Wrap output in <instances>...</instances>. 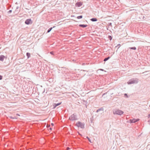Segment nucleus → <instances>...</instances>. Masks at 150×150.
Segmentation results:
<instances>
[{
	"instance_id": "26",
	"label": "nucleus",
	"mask_w": 150,
	"mask_h": 150,
	"mask_svg": "<svg viewBox=\"0 0 150 150\" xmlns=\"http://www.w3.org/2000/svg\"><path fill=\"white\" fill-rule=\"evenodd\" d=\"M3 76L2 75H0V80L2 79Z\"/></svg>"
},
{
	"instance_id": "37",
	"label": "nucleus",
	"mask_w": 150,
	"mask_h": 150,
	"mask_svg": "<svg viewBox=\"0 0 150 150\" xmlns=\"http://www.w3.org/2000/svg\"><path fill=\"white\" fill-rule=\"evenodd\" d=\"M50 130H52V128L50 127Z\"/></svg>"
},
{
	"instance_id": "17",
	"label": "nucleus",
	"mask_w": 150,
	"mask_h": 150,
	"mask_svg": "<svg viewBox=\"0 0 150 150\" xmlns=\"http://www.w3.org/2000/svg\"><path fill=\"white\" fill-rule=\"evenodd\" d=\"M129 49L135 50L136 49V48L135 47H129Z\"/></svg>"
},
{
	"instance_id": "20",
	"label": "nucleus",
	"mask_w": 150,
	"mask_h": 150,
	"mask_svg": "<svg viewBox=\"0 0 150 150\" xmlns=\"http://www.w3.org/2000/svg\"><path fill=\"white\" fill-rule=\"evenodd\" d=\"M86 138H87L88 139V140L91 142V143H92V142L91 141V140L89 138V137H86Z\"/></svg>"
},
{
	"instance_id": "1",
	"label": "nucleus",
	"mask_w": 150,
	"mask_h": 150,
	"mask_svg": "<svg viewBox=\"0 0 150 150\" xmlns=\"http://www.w3.org/2000/svg\"><path fill=\"white\" fill-rule=\"evenodd\" d=\"M139 81V80L137 78H132L129 80L127 83L128 85L137 83Z\"/></svg>"
},
{
	"instance_id": "47",
	"label": "nucleus",
	"mask_w": 150,
	"mask_h": 150,
	"mask_svg": "<svg viewBox=\"0 0 150 150\" xmlns=\"http://www.w3.org/2000/svg\"><path fill=\"white\" fill-rule=\"evenodd\" d=\"M47 0L48 1V0Z\"/></svg>"
},
{
	"instance_id": "16",
	"label": "nucleus",
	"mask_w": 150,
	"mask_h": 150,
	"mask_svg": "<svg viewBox=\"0 0 150 150\" xmlns=\"http://www.w3.org/2000/svg\"><path fill=\"white\" fill-rule=\"evenodd\" d=\"M26 55L28 58H29L30 57V54L29 52H27L26 54Z\"/></svg>"
},
{
	"instance_id": "31",
	"label": "nucleus",
	"mask_w": 150,
	"mask_h": 150,
	"mask_svg": "<svg viewBox=\"0 0 150 150\" xmlns=\"http://www.w3.org/2000/svg\"><path fill=\"white\" fill-rule=\"evenodd\" d=\"M50 125H47V127H50Z\"/></svg>"
},
{
	"instance_id": "29",
	"label": "nucleus",
	"mask_w": 150,
	"mask_h": 150,
	"mask_svg": "<svg viewBox=\"0 0 150 150\" xmlns=\"http://www.w3.org/2000/svg\"><path fill=\"white\" fill-rule=\"evenodd\" d=\"M97 21V19L96 18H94V22L96 21Z\"/></svg>"
},
{
	"instance_id": "5",
	"label": "nucleus",
	"mask_w": 150,
	"mask_h": 150,
	"mask_svg": "<svg viewBox=\"0 0 150 150\" xmlns=\"http://www.w3.org/2000/svg\"><path fill=\"white\" fill-rule=\"evenodd\" d=\"M139 119H135L133 118V119H130L129 121V122L130 123H135L136 122L138 121L139 120Z\"/></svg>"
},
{
	"instance_id": "43",
	"label": "nucleus",
	"mask_w": 150,
	"mask_h": 150,
	"mask_svg": "<svg viewBox=\"0 0 150 150\" xmlns=\"http://www.w3.org/2000/svg\"><path fill=\"white\" fill-rule=\"evenodd\" d=\"M85 102L86 103H87V102L86 101H85Z\"/></svg>"
},
{
	"instance_id": "23",
	"label": "nucleus",
	"mask_w": 150,
	"mask_h": 150,
	"mask_svg": "<svg viewBox=\"0 0 150 150\" xmlns=\"http://www.w3.org/2000/svg\"><path fill=\"white\" fill-rule=\"evenodd\" d=\"M12 12V11L11 10H10L8 12V14H10Z\"/></svg>"
},
{
	"instance_id": "2",
	"label": "nucleus",
	"mask_w": 150,
	"mask_h": 150,
	"mask_svg": "<svg viewBox=\"0 0 150 150\" xmlns=\"http://www.w3.org/2000/svg\"><path fill=\"white\" fill-rule=\"evenodd\" d=\"M69 119L71 121H74L77 120V115L76 113L72 115L69 117Z\"/></svg>"
},
{
	"instance_id": "30",
	"label": "nucleus",
	"mask_w": 150,
	"mask_h": 150,
	"mask_svg": "<svg viewBox=\"0 0 150 150\" xmlns=\"http://www.w3.org/2000/svg\"><path fill=\"white\" fill-rule=\"evenodd\" d=\"M10 117V118H11V119H15V117H12V116H11Z\"/></svg>"
},
{
	"instance_id": "46",
	"label": "nucleus",
	"mask_w": 150,
	"mask_h": 150,
	"mask_svg": "<svg viewBox=\"0 0 150 150\" xmlns=\"http://www.w3.org/2000/svg\"><path fill=\"white\" fill-rule=\"evenodd\" d=\"M94 150H95V149H94Z\"/></svg>"
},
{
	"instance_id": "13",
	"label": "nucleus",
	"mask_w": 150,
	"mask_h": 150,
	"mask_svg": "<svg viewBox=\"0 0 150 150\" xmlns=\"http://www.w3.org/2000/svg\"><path fill=\"white\" fill-rule=\"evenodd\" d=\"M80 27H81L83 28H85L87 26V25L86 24H80L79 25Z\"/></svg>"
},
{
	"instance_id": "19",
	"label": "nucleus",
	"mask_w": 150,
	"mask_h": 150,
	"mask_svg": "<svg viewBox=\"0 0 150 150\" xmlns=\"http://www.w3.org/2000/svg\"><path fill=\"white\" fill-rule=\"evenodd\" d=\"M108 38L110 40H111L112 39V36L110 35H108Z\"/></svg>"
},
{
	"instance_id": "39",
	"label": "nucleus",
	"mask_w": 150,
	"mask_h": 150,
	"mask_svg": "<svg viewBox=\"0 0 150 150\" xmlns=\"http://www.w3.org/2000/svg\"><path fill=\"white\" fill-rule=\"evenodd\" d=\"M107 30H108V28H107Z\"/></svg>"
},
{
	"instance_id": "4",
	"label": "nucleus",
	"mask_w": 150,
	"mask_h": 150,
	"mask_svg": "<svg viewBox=\"0 0 150 150\" xmlns=\"http://www.w3.org/2000/svg\"><path fill=\"white\" fill-rule=\"evenodd\" d=\"M123 113L124 112L122 111L119 109L113 111V113L114 115H121L123 114Z\"/></svg>"
},
{
	"instance_id": "7",
	"label": "nucleus",
	"mask_w": 150,
	"mask_h": 150,
	"mask_svg": "<svg viewBox=\"0 0 150 150\" xmlns=\"http://www.w3.org/2000/svg\"><path fill=\"white\" fill-rule=\"evenodd\" d=\"M62 70V73L63 74H67L68 72V70L65 68L62 67L61 69Z\"/></svg>"
},
{
	"instance_id": "6",
	"label": "nucleus",
	"mask_w": 150,
	"mask_h": 150,
	"mask_svg": "<svg viewBox=\"0 0 150 150\" xmlns=\"http://www.w3.org/2000/svg\"><path fill=\"white\" fill-rule=\"evenodd\" d=\"M25 23L26 24L29 25L32 24V21L31 19H28L25 20Z\"/></svg>"
},
{
	"instance_id": "22",
	"label": "nucleus",
	"mask_w": 150,
	"mask_h": 150,
	"mask_svg": "<svg viewBox=\"0 0 150 150\" xmlns=\"http://www.w3.org/2000/svg\"><path fill=\"white\" fill-rule=\"evenodd\" d=\"M108 25L109 26H110L112 27V23H108Z\"/></svg>"
},
{
	"instance_id": "9",
	"label": "nucleus",
	"mask_w": 150,
	"mask_h": 150,
	"mask_svg": "<svg viewBox=\"0 0 150 150\" xmlns=\"http://www.w3.org/2000/svg\"><path fill=\"white\" fill-rule=\"evenodd\" d=\"M94 119L93 116H92L91 118H90V120L89 121V123H90V126H92L94 125Z\"/></svg>"
},
{
	"instance_id": "15",
	"label": "nucleus",
	"mask_w": 150,
	"mask_h": 150,
	"mask_svg": "<svg viewBox=\"0 0 150 150\" xmlns=\"http://www.w3.org/2000/svg\"><path fill=\"white\" fill-rule=\"evenodd\" d=\"M110 58V56H108L107 57H106L105 58L103 61H104V62H106V61H107Z\"/></svg>"
},
{
	"instance_id": "14",
	"label": "nucleus",
	"mask_w": 150,
	"mask_h": 150,
	"mask_svg": "<svg viewBox=\"0 0 150 150\" xmlns=\"http://www.w3.org/2000/svg\"><path fill=\"white\" fill-rule=\"evenodd\" d=\"M55 27V26H53V27H51L49 28L47 30V33H49L52 29L53 28H54Z\"/></svg>"
},
{
	"instance_id": "18",
	"label": "nucleus",
	"mask_w": 150,
	"mask_h": 150,
	"mask_svg": "<svg viewBox=\"0 0 150 150\" xmlns=\"http://www.w3.org/2000/svg\"><path fill=\"white\" fill-rule=\"evenodd\" d=\"M83 16L82 15H81L80 16H79L77 17V18L78 19H81L82 18Z\"/></svg>"
},
{
	"instance_id": "12",
	"label": "nucleus",
	"mask_w": 150,
	"mask_h": 150,
	"mask_svg": "<svg viewBox=\"0 0 150 150\" xmlns=\"http://www.w3.org/2000/svg\"><path fill=\"white\" fill-rule=\"evenodd\" d=\"M5 58V56L3 55H0V61H3Z\"/></svg>"
},
{
	"instance_id": "40",
	"label": "nucleus",
	"mask_w": 150,
	"mask_h": 150,
	"mask_svg": "<svg viewBox=\"0 0 150 150\" xmlns=\"http://www.w3.org/2000/svg\"><path fill=\"white\" fill-rule=\"evenodd\" d=\"M67 148H68V149H69V148H68V147Z\"/></svg>"
},
{
	"instance_id": "28",
	"label": "nucleus",
	"mask_w": 150,
	"mask_h": 150,
	"mask_svg": "<svg viewBox=\"0 0 150 150\" xmlns=\"http://www.w3.org/2000/svg\"><path fill=\"white\" fill-rule=\"evenodd\" d=\"M91 20L93 22H94V18H91Z\"/></svg>"
},
{
	"instance_id": "33",
	"label": "nucleus",
	"mask_w": 150,
	"mask_h": 150,
	"mask_svg": "<svg viewBox=\"0 0 150 150\" xmlns=\"http://www.w3.org/2000/svg\"><path fill=\"white\" fill-rule=\"evenodd\" d=\"M16 115H18V116H20V115H19L18 114V113H17L16 114Z\"/></svg>"
},
{
	"instance_id": "11",
	"label": "nucleus",
	"mask_w": 150,
	"mask_h": 150,
	"mask_svg": "<svg viewBox=\"0 0 150 150\" xmlns=\"http://www.w3.org/2000/svg\"><path fill=\"white\" fill-rule=\"evenodd\" d=\"M82 5V3L81 2H78L76 4V6L80 7Z\"/></svg>"
},
{
	"instance_id": "34",
	"label": "nucleus",
	"mask_w": 150,
	"mask_h": 150,
	"mask_svg": "<svg viewBox=\"0 0 150 150\" xmlns=\"http://www.w3.org/2000/svg\"><path fill=\"white\" fill-rule=\"evenodd\" d=\"M51 125L53 126L54 125V124L53 123H52Z\"/></svg>"
},
{
	"instance_id": "3",
	"label": "nucleus",
	"mask_w": 150,
	"mask_h": 150,
	"mask_svg": "<svg viewBox=\"0 0 150 150\" xmlns=\"http://www.w3.org/2000/svg\"><path fill=\"white\" fill-rule=\"evenodd\" d=\"M76 125L78 127H80L82 129L84 128L85 124L84 123H82L80 121H78L76 124Z\"/></svg>"
},
{
	"instance_id": "24",
	"label": "nucleus",
	"mask_w": 150,
	"mask_h": 150,
	"mask_svg": "<svg viewBox=\"0 0 150 150\" xmlns=\"http://www.w3.org/2000/svg\"><path fill=\"white\" fill-rule=\"evenodd\" d=\"M120 46V44H119L117 45L116 47H119L118 48H119Z\"/></svg>"
},
{
	"instance_id": "32",
	"label": "nucleus",
	"mask_w": 150,
	"mask_h": 150,
	"mask_svg": "<svg viewBox=\"0 0 150 150\" xmlns=\"http://www.w3.org/2000/svg\"><path fill=\"white\" fill-rule=\"evenodd\" d=\"M148 118H149V117H150V113L148 115Z\"/></svg>"
},
{
	"instance_id": "38",
	"label": "nucleus",
	"mask_w": 150,
	"mask_h": 150,
	"mask_svg": "<svg viewBox=\"0 0 150 150\" xmlns=\"http://www.w3.org/2000/svg\"><path fill=\"white\" fill-rule=\"evenodd\" d=\"M97 81L96 80H94V83H95Z\"/></svg>"
},
{
	"instance_id": "25",
	"label": "nucleus",
	"mask_w": 150,
	"mask_h": 150,
	"mask_svg": "<svg viewBox=\"0 0 150 150\" xmlns=\"http://www.w3.org/2000/svg\"><path fill=\"white\" fill-rule=\"evenodd\" d=\"M50 54L52 55L54 54V52L53 51H52L50 52Z\"/></svg>"
},
{
	"instance_id": "21",
	"label": "nucleus",
	"mask_w": 150,
	"mask_h": 150,
	"mask_svg": "<svg viewBox=\"0 0 150 150\" xmlns=\"http://www.w3.org/2000/svg\"><path fill=\"white\" fill-rule=\"evenodd\" d=\"M124 96L126 98H128V96L127 93H125L124 94Z\"/></svg>"
},
{
	"instance_id": "27",
	"label": "nucleus",
	"mask_w": 150,
	"mask_h": 150,
	"mask_svg": "<svg viewBox=\"0 0 150 150\" xmlns=\"http://www.w3.org/2000/svg\"><path fill=\"white\" fill-rule=\"evenodd\" d=\"M97 39H98V38H95L94 37V42L95 41V40H96V41H98V40Z\"/></svg>"
},
{
	"instance_id": "8",
	"label": "nucleus",
	"mask_w": 150,
	"mask_h": 150,
	"mask_svg": "<svg viewBox=\"0 0 150 150\" xmlns=\"http://www.w3.org/2000/svg\"><path fill=\"white\" fill-rule=\"evenodd\" d=\"M104 109L103 107H101L100 108H98L96 110H96V112H99L100 113H102Z\"/></svg>"
},
{
	"instance_id": "10",
	"label": "nucleus",
	"mask_w": 150,
	"mask_h": 150,
	"mask_svg": "<svg viewBox=\"0 0 150 150\" xmlns=\"http://www.w3.org/2000/svg\"><path fill=\"white\" fill-rule=\"evenodd\" d=\"M62 103V102L59 103H54L53 104V109L55 108L57 106L60 105Z\"/></svg>"
},
{
	"instance_id": "41",
	"label": "nucleus",
	"mask_w": 150,
	"mask_h": 150,
	"mask_svg": "<svg viewBox=\"0 0 150 150\" xmlns=\"http://www.w3.org/2000/svg\"><path fill=\"white\" fill-rule=\"evenodd\" d=\"M67 148H68V149H69V148H68V147Z\"/></svg>"
},
{
	"instance_id": "36",
	"label": "nucleus",
	"mask_w": 150,
	"mask_h": 150,
	"mask_svg": "<svg viewBox=\"0 0 150 150\" xmlns=\"http://www.w3.org/2000/svg\"><path fill=\"white\" fill-rule=\"evenodd\" d=\"M100 70L102 71H104V70L103 69H100Z\"/></svg>"
},
{
	"instance_id": "42",
	"label": "nucleus",
	"mask_w": 150,
	"mask_h": 150,
	"mask_svg": "<svg viewBox=\"0 0 150 150\" xmlns=\"http://www.w3.org/2000/svg\"><path fill=\"white\" fill-rule=\"evenodd\" d=\"M105 93H104L103 96V95H105Z\"/></svg>"
},
{
	"instance_id": "44",
	"label": "nucleus",
	"mask_w": 150,
	"mask_h": 150,
	"mask_svg": "<svg viewBox=\"0 0 150 150\" xmlns=\"http://www.w3.org/2000/svg\"><path fill=\"white\" fill-rule=\"evenodd\" d=\"M95 26L94 25V28H96L95 27Z\"/></svg>"
},
{
	"instance_id": "35",
	"label": "nucleus",
	"mask_w": 150,
	"mask_h": 150,
	"mask_svg": "<svg viewBox=\"0 0 150 150\" xmlns=\"http://www.w3.org/2000/svg\"><path fill=\"white\" fill-rule=\"evenodd\" d=\"M85 63H83V64H82V65H85Z\"/></svg>"
},
{
	"instance_id": "45",
	"label": "nucleus",
	"mask_w": 150,
	"mask_h": 150,
	"mask_svg": "<svg viewBox=\"0 0 150 150\" xmlns=\"http://www.w3.org/2000/svg\"><path fill=\"white\" fill-rule=\"evenodd\" d=\"M18 7H17V9H18Z\"/></svg>"
}]
</instances>
